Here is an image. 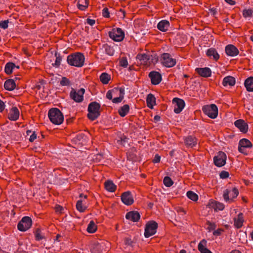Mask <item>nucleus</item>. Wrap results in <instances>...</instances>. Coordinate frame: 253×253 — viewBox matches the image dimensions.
<instances>
[{
  "mask_svg": "<svg viewBox=\"0 0 253 253\" xmlns=\"http://www.w3.org/2000/svg\"><path fill=\"white\" fill-rule=\"evenodd\" d=\"M84 55L80 52H76L68 55L67 59L69 65L77 67H82L84 64Z\"/></svg>",
  "mask_w": 253,
  "mask_h": 253,
  "instance_id": "1",
  "label": "nucleus"
},
{
  "mask_svg": "<svg viewBox=\"0 0 253 253\" xmlns=\"http://www.w3.org/2000/svg\"><path fill=\"white\" fill-rule=\"evenodd\" d=\"M48 118L52 123L59 125L64 120V116L59 109L54 108L50 109L48 113Z\"/></svg>",
  "mask_w": 253,
  "mask_h": 253,
  "instance_id": "2",
  "label": "nucleus"
},
{
  "mask_svg": "<svg viewBox=\"0 0 253 253\" xmlns=\"http://www.w3.org/2000/svg\"><path fill=\"white\" fill-rule=\"evenodd\" d=\"M99 109L100 105L98 103H90L88 106V118L92 121L96 119L100 115Z\"/></svg>",
  "mask_w": 253,
  "mask_h": 253,
  "instance_id": "3",
  "label": "nucleus"
},
{
  "mask_svg": "<svg viewBox=\"0 0 253 253\" xmlns=\"http://www.w3.org/2000/svg\"><path fill=\"white\" fill-rule=\"evenodd\" d=\"M203 112L211 119H215L218 115V108L215 104L206 105L203 107Z\"/></svg>",
  "mask_w": 253,
  "mask_h": 253,
  "instance_id": "4",
  "label": "nucleus"
},
{
  "mask_svg": "<svg viewBox=\"0 0 253 253\" xmlns=\"http://www.w3.org/2000/svg\"><path fill=\"white\" fill-rule=\"evenodd\" d=\"M238 194V189L236 188H233L225 190L223 192V196L225 201L230 203L237 197Z\"/></svg>",
  "mask_w": 253,
  "mask_h": 253,
  "instance_id": "5",
  "label": "nucleus"
},
{
  "mask_svg": "<svg viewBox=\"0 0 253 253\" xmlns=\"http://www.w3.org/2000/svg\"><path fill=\"white\" fill-rule=\"evenodd\" d=\"M161 61L164 66L168 68L173 67L176 63L175 59L172 58L171 55L168 53L162 54Z\"/></svg>",
  "mask_w": 253,
  "mask_h": 253,
  "instance_id": "6",
  "label": "nucleus"
},
{
  "mask_svg": "<svg viewBox=\"0 0 253 253\" xmlns=\"http://www.w3.org/2000/svg\"><path fill=\"white\" fill-rule=\"evenodd\" d=\"M110 38L115 42H121L125 37V33L120 28H114L109 32Z\"/></svg>",
  "mask_w": 253,
  "mask_h": 253,
  "instance_id": "7",
  "label": "nucleus"
},
{
  "mask_svg": "<svg viewBox=\"0 0 253 253\" xmlns=\"http://www.w3.org/2000/svg\"><path fill=\"white\" fill-rule=\"evenodd\" d=\"M84 92L85 90L83 88L78 90L72 89L70 92V96L74 101L80 103L83 101Z\"/></svg>",
  "mask_w": 253,
  "mask_h": 253,
  "instance_id": "8",
  "label": "nucleus"
},
{
  "mask_svg": "<svg viewBox=\"0 0 253 253\" xmlns=\"http://www.w3.org/2000/svg\"><path fill=\"white\" fill-rule=\"evenodd\" d=\"M158 227L157 223L155 221L148 222L145 227L144 236L146 238H148L156 233V230Z\"/></svg>",
  "mask_w": 253,
  "mask_h": 253,
  "instance_id": "9",
  "label": "nucleus"
},
{
  "mask_svg": "<svg viewBox=\"0 0 253 253\" xmlns=\"http://www.w3.org/2000/svg\"><path fill=\"white\" fill-rule=\"evenodd\" d=\"M32 225V220L28 216H25L18 223L17 227L21 231H25L29 229Z\"/></svg>",
  "mask_w": 253,
  "mask_h": 253,
  "instance_id": "10",
  "label": "nucleus"
},
{
  "mask_svg": "<svg viewBox=\"0 0 253 253\" xmlns=\"http://www.w3.org/2000/svg\"><path fill=\"white\" fill-rule=\"evenodd\" d=\"M253 145L250 141L246 138H243L239 141L238 145V150L240 153L247 154L246 149L251 148Z\"/></svg>",
  "mask_w": 253,
  "mask_h": 253,
  "instance_id": "11",
  "label": "nucleus"
},
{
  "mask_svg": "<svg viewBox=\"0 0 253 253\" xmlns=\"http://www.w3.org/2000/svg\"><path fill=\"white\" fill-rule=\"evenodd\" d=\"M226 155L223 152H219L214 157V163L217 167H221L226 163Z\"/></svg>",
  "mask_w": 253,
  "mask_h": 253,
  "instance_id": "12",
  "label": "nucleus"
},
{
  "mask_svg": "<svg viewBox=\"0 0 253 253\" xmlns=\"http://www.w3.org/2000/svg\"><path fill=\"white\" fill-rule=\"evenodd\" d=\"M174 105V112L176 114L180 113L185 106V102L183 100L178 98H174L172 100Z\"/></svg>",
  "mask_w": 253,
  "mask_h": 253,
  "instance_id": "13",
  "label": "nucleus"
},
{
  "mask_svg": "<svg viewBox=\"0 0 253 253\" xmlns=\"http://www.w3.org/2000/svg\"><path fill=\"white\" fill-rule=\"evenodd\" d=\"M149 77L151 79L152 84L154 85L158 84L162 81L161 75L158 72H151L149 74Z\"/></svg>",
  "mask_w": 253,
  "mask_h": 253,
  "instance_id": "14",
  "label": "nucleus"
},
{
  "mask_svg": "<svg viewBox=\"0 0 253 253\" xmlns=\"http://www.w3.org/2000/svg\"><path fill=\"white\" fill-rule=\"evenodd\" d=\"M121 200L123 203L126 205H130L134 202L132 195L129 191L124 192L122 194Z\"/></svg>",
  "mask_w": 253,
  "mask_h": 253,
  "instance_id": "15",
  "label": "nucleus"
},
{
  "mask_svg": "<svg viewBox=\"0 0 253 253\" xmlns=\"http://www.w3.org/2000/svg\"><path fill=\"white\" fill-rule=\"evenodd\" d=\"M234 125L243 133H246L248 131V124L243 120L240 119L236 121L234 123Z\"/></svg>",
  "mask_w": 253,
  "mask_h": 253,
  "instance_id": "16",
  "label": "nucleus"
},
{
  "mask_svg": "<svg viewBox=\"0 0 253 253\" xmlns=\"http://www.w3.org/2000/svg\"><path fill=\"white\" fill-rule=\"evenodd\" d=\"M225 52L228 56H235L239 54V50L234 45H227L225 47Z\"/></svg>",
  "mask_w": 253,
  "mask_h": 253,
  "instance_id": "17",
  "label": "nucleus"
},
{
  "mask_svg": "<svg viewBox=\"0 0 253 253\" xmlns=\"http://www.w3.org/2000/svg\"><path fill=\"white\" fill-rule=\"evenodd\" d=\"M140 214L137 211H132L126 213V217L127 219L133 222L137 221L140 218Z\"/></svg>",
  "mask_w": 253,
  "mask_h": 253,
  "instance_id": "18",
  "label": "nucleus"
},
{
  "mask_svg": "<svg viewBox=\"0 0 253 253\" xmlns=\"http://www.w3.org/2000/svg\"><path fill=\"white\" fill-rule=\"evenodd\" d=\"M19 112L16 107H13L10 110L8 118L11 121H16L19 118Z\"/></svg>",
  "mask_w": 253,
  "mask_h": 253,
  "instance_id": "19",
  "label": "nucleus"
},
{
  "mask_svg": "<svg viewBox=\"0 0 253 253\" xmlns=\"http://www.w3.org/2000/svg\"><path fill=\"white\" fill-rule=\"evenodd\" d=\"M197 72L202 77H209L211 76V70L209 68H200L196 69Z\"/></svg>",
  "mask_w": 253,
  "mask_h": 253,
  "instance_id": "20",
  "label": "nucleus"
},
{
  "mask_svg": "<svg viewBox=\"0 0 253 253\" xmlns=\"http://www.w3.org/2000/svg\"><path fill=\"white\" fill-rule=\"evenodd\" d=\"M136 58L137 59L141 61V64L145 65H149L151 56L146 54H139L137 55Z\"/></svg>",
  "mask_w": 253,
  "mask_h": 253,
  "instance_id": "21",
  "label": "nucleus"
},
{
  "mask_svg": "<svg viewBox=\"0 0 253 253\" xmlns=\"http://www.w3.org/2000/svg\"><path fill=\"white\" fill-rule=\"evenodd\" d=\"M207 242L203 239L198 245V250L201 253H212V252L206 248Z\"/></svg>",
  "mask_w": 253,
  "mask_h": 253,
  "instance_id": "22",
  "label": "nucleus"
},
{
  "mask_svg": "<svg viewBox=\"0 0 253 253\" xmlns=\"http://www.w3.org/2000/svg\"><path fill=\"white\" fill-rule=\"evenodd\" d=\"M185 145L189 147H193L197 144V139L192 136H188L184 139Z\"/></svg>",
  "mask_w": 253,
  "mask_h": 253,
  "instance_id": "23",
  "label": "nucleus"
},
{
  "mask_svg": "<svg viewBox=\"0 0 253 253\" xmlns=\"http://www.w3.org/2000/svg\"><path fill=\"white\" fill-rule=\"evenodd\" d=\"M244 221L243 214L240 213L237 217L234 218L235 226L237 228H240L243 226Z\"/></svg>",
  "mask_w": 253,
  "mask_h": 253,
  "instance_id": "24",
  "label": "nucleus"
},
{
  "mask_svg": "<svg viewBox=\"0 0 253 253\" xmlns=\"http://www.w3.org/2000/svg\"><path fill=\"white\" fill-rule=\"evenodd\" d=\"M207 55L211 58H212L215 60H217L219 58V55L216 50L213 48L209 49L207 51Z\"/></svg>",
  "mask_w": 253,
  "mask_h": 253,
  "instance_id": "25",
  "label": "nucleus"
},
{
  "mask_svg": "<svg viewBox=\"0 0 253 253\" xmlns=\"http://www.w3.org/2000/svg\"><path fill=\"white\" fill-rule=\"evenodd\" d=\"M235 84V79L234 77L231 76L225 77L222 82V84L224 86L228 85L233 86Z\"/></svg>",
  "mask_w": 253,
  "mask_h": 253,
  "instance_id": "26",
  "label": "nucleus"
},
{
  "mask_svg": "<svg viewBox=\"0 0 253 253\" xmlns=\"http://www.w3.org/2000/svg\"><path fill=\"white\" fill-rule=\"evenodd\" d=\"M169 26V23L167 20H162L160 21L157 25L158 29L162 31L166 32L168 30Z\"/></svg>",
  "mask_w": 253,
  "mask_h": 253,
  "instance_id": "27",
  "label": "nucleus"
},
{
  "mask_svg": "<svg viewBox=\"0 0 253 253\" xmlns=\"http://www.w3.org/2000/svg\"><path fill=\"white\" fill-rule=\"evenodd\" d=\"M4 86L7 90H12L15 88L16 84L13 80L9 79L5 82Z\"/></svg>",
  "mask_w": 253,
  "mask_h": 253,
  "instance_id": "28",
  "label": "nucleus"
},
{
  "mask_svg": "<svg viewBox=\"0 0 253 253\" xmlns=\"http://www.w3.org/2000/svg\"><path fill=\"white\" fill-rule=\"evenodd\" d=\"M119 88V91H118V94H119V96L118 97H114L112 99V102L114 103H118L121 102L124 97V94H125L124 89L122 88Z\"/></svg>",
  "mask_w": 253,
  "mask_h": 253,
  "instance_id": "29",
  "label": "nucleus"
},
{
  "mask_svg": "<svg viewBox=\"0 0 253 253\" xmlns=\"http://www.w3.org/2000/svg\"><path fill=\"white\" fill-rule=\"evenodd\" d=\"M15 68L18 69L19 66H16L14 63L12 62H8L5 65L4 69L5 72L7 74H10L11 73H12L13 69Z\"/></svg>",
  "mask_w": 253,
  "mask_h": 253,
  "instance_id": "30",
  "label": "nucleus"
},
{
  "mask_svg": "<svg viewBox=\"0 0 253 253\" xmlns=\"http://www.w3.org/2000/svg\"><path fill=\"white\" fill-rule=\"evenodd\" d=\"M129 111V105L127 104H125L122 106L121 107H120V108L118 110V113L121 117H124L127 115Z\"/></svg>",
  "mask_w": 253,
  "mask_h": 253,
  "instance_id": "31",
  "label": "nucleus"
},
{
  "mask_svg": "<svg viewBox=\"0 0 253 253\" xmlns=\"http://www.w3.org/2000/svg\"><path fill=\"white\" fill-rule=\"evenodd\" d=\"M146 101L148 107L152 109L155 105L156 98L153 94H149L147 97Z\"/></svg>",
  "mask_w": 253,
  "mask_h": 253,
  "instance_id": "32",
  "label": "nucleus"
},
{
  "mask_svg": "<svg viewBox=\"0 0 253 253\" xmlns=\"http://www.w3.org/2000/svg\"><path fill=\"white\" fill-rule=\"evenodd\" d=\"M245 86L249 91H253V77L248 78L245 82Z\"/></svg>",
  "mask_w": 253,
  "mask_h": 253,
  "instance_id": "33",
  "label": "nucleus"
},
{
  "mask_svg": "<svg viewBox=\"0 0 253 253\" xmlns=\"http://www.w3.org/2000/svg\"><path fill=\"white\" fill-rule=\"evenodd\" d=\"M106 189L111 192H114L116 189V186L111 181H107L105 183Z\"/></svg>",
  "mask_w": 253,
  "mask_h": 253,
  "instance_id": "34",
  "label": "nucleus"
},
{
  "mask_svg": "<svg viewBox=\"0 0 253 253\" xmlns=\"http://www.w3.org/2000/svg\"><path fill=\"white\" fill-rule=\"evenodd\" d=\"M118 91H119V88H114L112 90H110L107 91L106 93V97L109 100H112L113 96H114L118 94Z\"/></svg>",
  "mask_w": 253,
  "mask_h": 253,
  "instance_id": "35",
  "label": "nucleus"
},
{
  "mask_svg": "<svg viewBox=\"0 0 253 253\" xmlns=\"http://www.w3.org/2000/svg\"><path fill=\"white\" fill-rule=\"evenodd\" d=\"M88 3L87 0H79L77 6L81 10H85L88 6Z\"/></svg>",
  "mask_w": 253,
  "mask_h": 253,
  "instance_id": "36",
  "label": "nucleus"
},
{
  "mask_svg": "<svg viewBox=\"0 0 253 253\" xmlns=\"http://www.w3.org/2000/svg\"><path fill=\"white\" fill-rule=\"evenodd\" d=\"M110 79V76L106 73H102L100 76V80L103 84H107Z\"/></svg>",
  "mask_w": 253,
  "mask_h": 253,
  "instance_id": "37",
  "label": "nucleus"
},
{
  "mask_svg": "<svg viewBox=\"0 0 253 253\" xmlns=\"http://www.w3.org/2000/svg\"><path fill=\"white\" fill-rule=\"evenodd\" d=\"M97 230V226L95 224L93 220L89 222L87 228V231L88 233H94Z\"/></svg>",
  "mask_w": 253,
  "mask_h": 253,
  "instance_id": "38",
  "label": "nucleus"
},
{
  "mask_svg": "<svg viewBox=\"0 0 253 253\" xmlns=\"http://www.w3.org/2000/svg\"><path fill=\"white\" fill-rule=\"evenodd\" d=\"M186 195L188 198L193 201H196L198 199V196L193 191H189L187 192Z\"/></svg>",
  "mask_w": 253,
  "mask_h": 253,
  "instance_id": "39",
  "label": "nucleus"
},
{
  "mask_svg": "<svg viewBox=\"0 0 253 253\" xmlns=\"http://www.w3.org/2000/svg\"><path fill=\"white\" fill-rule=\"evenodd\" d=\"M103 249V247L100 244L95 245L91 249L92 253H101Z\"/></svg>",
  "mask_w": 253,
  "mask_h": 253,
  "instance_id": "40",
  "label": "nucleus"
},
{
  "mask_svg": "<svg viewBox=\"0 0 253 253\" xmlns=\"http://www.w3.org/2000/svg\"><path fill=\"white\" fill-rule=\"evenodd\" d=\"M105 53L110 56H112L114 54V50L113 48L110 46L105 44L103 46Z\"/></svg>",
  "mask_w": 253,
  "mask_h": 253,
  "instance_id": "41",
  "label": "nucleus"
},
{
  "mask_svg": "<svg viewBox=\"0 0 253 253\" xmlns=\"http://www.w3.org/2000/svg\"><path fill=\"white\" fill-rule=\"evenodd\" d=\"M76 208L80 212H84L86 209V206L83 205L82 200H78L77 201Z\"/></svg>",
  "mask_w": 253,
  "mask_h": 253,
  "instance_id": "42",
  "label": "nucleus"
},
{
  "mask_svg": "<svg viewBox=\"0 0 253 253\" xmlns=\"http://www.w3.org/2000/svg\"><path fill=\"white\" fill-rule=\"evenodd\" d=\"M253 11L252 9H246L243 11V15L245 18L251 17L252 16Z\"/></svg>",
  "mask_w": 253,
  "mask_h": 253,
  "instance_id": "43",
  "label": "nucleus"
},
{
  "mask_svg": "<svg viewBox=\"0 0 253 253\" xmlns=\"http://www.w3.org/2000/svg\"><path fill=\"white\" fill-rule=\"evenodd\" d=\"M119 65L123 68H126L128 65V61L126 57H123L120 59Z\"/></svg>",
  "mask_w": 253,
  "mask_h": 253,
  "instance_id": "44",
  "label": "nucleus"
},
{
  "mask_svg": "<svg viewBox=\"0 0 253 253\" xmlns=\"http://www.w3.org/2000/svg\"><path fill=\"white\" fill-rule=\"evenodd\" d=\"M173 182L169 177L166 176L164 178V184L167 187H170Z\"/></svg>",
  "mask_w": 253,
  "mask_h": 253,
  "instance_id": "45",
  "label": "nucleus"
},
{
  "mask_svg": "<svg viewBox=\"0 0 253 253\" xmlns=\"http://www.w3.org/2000/svg\"><path fill=\"white\" fill-rule=\"evenodd\" d=\"M36 239L40 241L44 238V236L39 230H37L35 233Z\"/></svg>",
  "mask_w": 253,
  "mask_h": 253,
  "instance_id": "46",
  "label": "nucleus"
},
{
  "mask_svg": "<svg viewBox=\"0 0 253 253\" xmlns=\"http://www.w3.org/2000/svg\"><path fill=\"white\" fill-rule=\"evenodd\" d=\"M214 208L216 210L222 211L224 209V206L222 203L215 202L214 203Z\"/></svg>",
  "mask_w": 253,
  "mask_h": 253,
  "instance_id": "47",
  "label": "nucleus"
},
{
  "mask_svg": "<svg viewBox=\"0 0 253 253\" xmlns=\"http://www.w3.org/2000/svg\"><path fill=\"white\" fill-rule=\"evenodd\" d=\"M70 84V81L66 77H63L60 81V84L62 86H68Z\"/></svg>",
  "mask_w": 253,
  "mask_h": 253,
  "instance_id": "48",
  "label": "nucleus"
},
{
  "mask_svg": "<svg viewBox=\"0 0 253 253\" xmlns=\"http://www.w3.org/2000/svg\"><path fill=\"white\" fill-rule=\"evenodd\" d=\"M56 57V60L54 62V63H53L52 65L53 66H55L56 67H58L59 66V65L61 64V57L60 56H57V55L55 54Z\"/></svg>",
  "mask_w": 253,
  "mask_h": 253,
  "instance_id": "49",
  "label": "nucleus"
},
{
  "mask_svg": "<svg viewBox=\"0 0 253 253\" xmlns=\"http://www.w3.org/2000/svg\"><path fill=\"white\" fill-rule=\"evenodd\" d=\"M8 21L4 20L1 21L0 22V27L3 29H5L8 27Z\"/></svg>",
  "mask_w": 253,
  "mask_h": 253,
  "instance_id": "50",
  "label": "nucleus"
},
{
  "mask_svg": "<svg viewBox=\"0 0 253 253\" xmlns=\"http://www.w3.org/2000/svg\"><path fill=\"white\" fill-rule=\"evenodd\" d=\"M229 176L228 172L226 171H222L220 173L221 178L224 179L227 178Z\"/></svg>",
  "mask_w": 253,
  "mask_h": 253,
  "instance_id": "51",
  "label": "nucleus"
},
{
  "mask_svg": "<svg viewBox=\"0 0 253 253\" xmlns=\"http://www.w3.org/2000/svg\"><path fill=\"white\" fill-rule=\"evenodd\" d=\"M102 15L103 16V17L106 18H108L109 17V12L108 8H105L103 9Z\"/></svg>",
  "mask_w": 253,
  "mask_h": 253,
  "instance_id": "52",
  "label": "nucleus"
},
{
  "mask_svg": "<svg viewBox=\"0 0 253 253\" xmlns=\"http://www.w3.org/2000/svg\"><path fill=\"white\" fill-rule=\"evenodd\" d=\"M95 158H94V159L97 162L101 161L103 158L102 155L100 154H97L95 156Z\"/></svg>",
  "mask_w": 253,
  "mask_h": 253,
  "instance_id": "53",
  "label": "nucleus"
},
{
  "mask_svg": "<svg viewBox=\"0 0 253 253\" xmlns=\"http://www.w3.org/2000/svg\"><path fill=\"white\" fill-rule=\"evenodd\" d=\"M118 15L120 18H124L125 16V12L123 9H121L118 12Z\"/></svg>",
  "mask_w": 253,
  "mask_h": 253,
  "instance_id": "54",
  "label": "nucleus"
},
{
  "mask_svg": "<svg viewBox=\"0 0 253 253\" xmlns=\"http://www.w3.org/2000/svg\"><path fill=\"white\" fill-rule=\"evenodd\" d=\"M161 157L159 155H156L153 160L154 163H159L160 161Z\"/></svg>",
  "mask_w": 253,
  "mask_h": 253,
  "instance_id": "55",
  "label": "nucleus"
},
{
  "mask_svg": "<svg viewBox=\"0 0 253 253\" xmlns=\"http://www.w3.org/2000/svg\"><path fill=\"white\" fill-rule=\"evenodd\" d=\"M95 23V21L94 19H87L86 23L90 26L93 25Z\"/></svg>",
  "mask_w": 253,
  "mask_h": 253,
  "instance_id": "56",
  "label": "nucleus"
},
{
  "mask_svg": "<svg viewBox=\"0 0 253 253\" xmlns=\"http://www.w3.org/2000/svg\"><path fill=\"white\" fill-rule=\"evenodd\" d=\"M37 138V135L35 132H34L30 136L29 140L30 142H33Z\"/></svg>",
  "mask_w": 253,
  "mask_h": 253,
  "instance_id": "57",
  "label": "nucleus"
},
{
  "mask_svg": "<svg viewBox=\"0 0 253 253\" xmlns=\"http://www.w3.org/2000/svg\"><path fill=\"white\" fill-rule=\"evenodd\" d=\"M63 210V208L59 205H57L55 207V210L57 212L61 213Z\"/></svg>",
  "mask_w": 253,
  "mask_h": 253,
  "instance_id": "58",
  "label": "nucleus"
},
{
  "mask_svg": "<svg viewBox=\"0 0 253 253\" xmlns=\"http://www.w3.org/2000/svg\"><path fill=\"white\" fill-rule=\"evenodd\" d=\"M4 103L0 99V112H1L4 108Z\"/></svg>",
  "mask_w": 253,
  "mask_h": 253,
  "instance_id": "59",
  "label": "nucleus"
},
{
  "mask_svg": "<svg viewBox=\"0 0 253 253\" xmlns=\"http://www.w3.org/2000/svg\"><path fill=\"white\" fill-rule=\"evenodd\" d=\"M222 231L221 229H217L213 232V234L214 235H219Z\"/></svg>",
  "mask_w": 253,
  "mask_h": 253,
  "instance_id": "60",
  "label": "nucleus"
},
{
  "mask_svg": "<svg viewBox=\"0 0 253 253\" xmlns=\"http://www.w3.org/2000/svg\"><path fill=\"white\" fill-rule=\"evenodd\" d=\"M210 10L211 15H215L217 13L216 10L214 8L210 9Z\"/></svg>",
  "mask_w": 253,
  "mask_h": 253,
  "instance_id": "61",
  "label": "nucleus"
},
{
  "mask_svg": "<svg viewBox=\"0 0 253 253\" xmlns=\"http://www.w3.org/2000/svg\"><path fill=\"white\" fill-rule=\"evenodd\" d=\"M226 2L228 3L229 4L231 5H234L235 4V1L232 0H225Z\"/></svg>",
  "mask_w": 253,
  "mask_h": 253,
  "instance_id": "62",
  "label": "nucleus"
},
{
  "mask_svg": "<svg viewBox=\"0 0 253 253\" xmlns=\"http://www.w3.org/2000/svg\"><path fill=\"white\" fill-rule=\"evenodd\" d=\"M121 142L123 144V143L127 142V138H126V137H124V138H121Z\"/></svg>",
  "mask_w": 253,
  "mask_h": 253,
  "instance_id": "63",
  "label": "nucleus"
},
{
  "mask_svg": "<svg viewBox=\"0 0 253 253\" xmlns=\"http://www.w3.org/2000/svg\"><path fill=\"white\" fill-rule=\"evenodd\" d=\"M60 237H61V236L59 234L57 235L56 236L55 240L59 241V239Z\"/></svg>",
  "mask_w": 253,
  "mask_h": 253,
  "instance_id": "64",
  "label": "nucleus"
}]
</instances>
